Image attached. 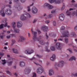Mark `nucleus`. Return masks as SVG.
Returning <instances> with one entry per match:
<instances>
[{"mask_svg": "<svg viewBox=\"0 0 77 77\" xmlns=\"http://www.w3.org/2000/svg\"><path fill=\"white\" fill-rule=\"evenodd\" d=\"M48 29V27L47 26H44L42 27V29L43 30H46Z\"/></svg>", "mask_w": 77, "mask_h": 77, "instance_id": "obj_23", "label": "nucleus"}, {"mask_svg": "<svg viewBox=\"0 0 77 77\" xmlns=\"http://www.w3.org/2000/svg\"><path fill=\"white\" fill-rule=\"evenodd\" d=\"M33 77H36V74L35 72L33 73Z\"/></svg>", "mask_w": 77, "mask_h": 77, "instance_id": "obj_35", "label": "nucleus"}, {"mask_svg": "<svg viewBox=\"0 0 77 77\" xmlns=\"http://www.w3.org/2000/svg\"><path fill=\"white\" fill-rule=\"evenodd\" d=\"M44 7H48V9H53L54 8L53 6V5H50V4H48L47 3H45L44 5Z\"/></svg>", "mask_w": 77, "mask_h": 77, "instance_id": "obj_8", "label": "nucleus"}, {"mask_svg": "<svg viewBox=\"0 0 77 77\" xmlns=\"http://www.w3.org/2000/svg\"><path fill=\"white\" fill-rule=\"evenodd\" d=\"M65 29V27L64 26H62L61 28V32H63V30Z\"/></svg>", "mask_w": 77, "mask_h": 77, "instance_id": "obj_30", "label": "nucleus"}, {"mask_svg": "<svg viewBox=\"0 0 77 77\" xmlns=\"http://www.w3.org/2000/svg\"><path fill=\"white\" fill-rule=\"evenodd\" d=\"M12 26L13 28H14V32L16 33H19L20 30L18 29H15V28L16 26V24L15 23V22H13L12 23Z\"/></svg>", "mask_w": 77, "mask_h": 77, "instance_id": "obj_3", "label": "nucleus"}, {"mask_svg": "<svg viewBox=\"0 0 77 77\" xmlns=\"http://www.w3.org/2000/svg\"><path fill=\"white\" fill-rule=\"evenodd\" d=\"M20 1L22 2V3H24V2H25V1L26 0H20Z\"/></svg>", "mask_w": 77, "mask_h": 77, "instance_id": "obj_42", "label": "nucleus"}, {"mask_svg": "<svg viewBox=\"0 0 77 77\" xmlns=\"http://www.w3.org/2000/svg\"><path fill=\"white\" fill-rule=\"evenodd\" d=\"M23 23L21 22H18L17 23V26L18 28H20L22 27Z\"/></svg>", "mask_w": 77, "mask_h": 77, "instance_id": "obj_13", "label": "nucleus"}, {"mask_svg": "<svg viewBox=\"0 0 77 77\" xmlns=\"http://www.w3.org/2000/svg\"><path fill=\"white\" fill-rule=\"evenodd\" d=\"M14 1L15 2H18V1H19V0H14Z\"/></svg>", "mask_w": 77, "mask_h": 77, "instance_id": "obj_60", "label": "nucleus"}, {"mask_svg": "<svg viewBox=\"0 0 77 77\" xmlns=\"http://www.w3.org/2000/svg\"><path fill=\"white\" fill-rule=\"evenodd\" d=\"M75 8H77V4H76L75 5Z\"/></svg>", "mask_w": 77, "mask_h": 77, "instance_id": "obj_64", "label": "nucleus"}, {"mask_svg": "<svg viewBox=\"0 0 77 77\" xmlns=\"http://www.w3.org/2000/svg\"><path fill=\"white\" fill-rule=\"evenodd\" d=\"M76 59V58L75 57H71L69 59V60H75Z\"/></svg>", "mask_w": 77, "mask_h": 77, "instance_id": "obj_24", "label": "nucleus"}, {"mask_svg": "<svg viewBox=\"0 0 77 77\" xmlns=\"http://www.w3.org/2000/svg\"><path fill=\"white\" fill-rule=\"evenodd\" d=\"M68 42V38H65L64 40V42H65V43H66V44H67Z\"/></svg>", "mask_w": 77, "mask_h": 77, "instance_id": "obj_33", "label": "nucleus"}, {"mask_svg": "<svg viewBox=\"0 0 77 77\" xmlns=\"http://www.w3.org/2000/svg\"><path fill=\"white\" fill-rule=\"evenodd\" d=\"M63 63H64V62L63 61H59V63H56L55 64L54 67L56 68L57 66H59V67H62L63 65Z\"/></svg>", "mask_w": 77, "mask_h": 77, "instance_id": "obj_2", "label": "nucleus"}, {"mask_svg": "<svg viewBox=\"0 0 77 77\" xmlns=\"http://www.w3.org/2000/svg\"><path fill=\"white\" fill-rule=\"evenodd\" d=\"M74 33L73 32H72L71 34V35L72 36H74Z\"/></svg>", "mask_w": 77, "mask_h": 77, "instance_id": "obj_52", "label": "nucleus"}, {"mask_svg": "<svg viewBox=\"0 0 77 77\" xmlns=\"http://www.w3.org/2000/svg\"><path fill=\"white\" fill-rule=\"evenodd\" d=\"M45 23H46V24H48V23H50V22L49 21V20H46L45 21Z\"/></svg>", "mask_w": 77, "mask_h": 77, "instance_id": "obj_47", "label": "nucleus"}, {"mask_svg": "<svg viewBox=\"0 0 77 77\" xmlns=\"http://www.w3.org/2000/svg\"><path fill=\"white\" fill-rule=\"evenodd\" d=\"M6 6H8V7H9L10 8H11V5H6Z\"/></svg>", "mask_w": 77, "mask_h": 77, "instance_id": "obj_49", "label": "nucleus"}, {"mask_svg": "<svg viewBox=\"0 0 77 77\" xmlns=\"http://www.w3.org/2000/svg\"><path fill=\"white\" fill-rule=\"evenodd\" d=\"M58 9H57L55 10H53L51 11V14H55L56 12H57Z\"/></svg>", "mask_w": 77, "mask_h": 77, "instance_id": "obj_25", "label": "nucleus"}, {"mask_svg": "<svg viewBox=\"0 0 77 77\" xmlns=\"http://www.w3.org/2000/svg\"><path fill=\"white\" fill-rule=\"evenodd\" d=\"M55 49V48L54 46H52L51 47V51H54Z\"/></svg>", "mask_w": 77, "mask_h": 77, "instance_id": "obj_28", "label": "nucleus"}, {"mask_svg": "<svg viewBox=\"0 0 77 77\" xmlns=\"http://www.w3.org/2000/svg\"><path fill=\"white\" fill-rule=\"evenodd\" d=\"M31 11L33 14H36L37 13V12H38V10L36 7H34L32 8Z\"/></svg>", "mask_w": 77, "mask_h": 77, "instance_id": "obj_10", "label": "nucleus"}, {"mask_svg": "<svg viewBox=\"0 0 77 77\" xmlns=\"http://www.w3.org/2000/svg\"><path fill=\"white\" fill-rule=\"evenodd\" d=\"M14 75L16 76V77H17V73H15L14 74Z\"/></svg>", "mask_w": 77, "mask_h": 77, "instance_id": "obj_57", "label": "nucleus"}, {"mask_svg": "<svg viewBox=\"0 0 77 77\" xmlns=\"http://www.w3.org/2000/svg\"><path fill=\"white\" fill-rule=\"evenodd\" d=\"M6 38H7V39H9L10 38H11V36H10V35H7L6 36Z\"/></svg>", "mask_w": 77, "mask_h": 77, "instance_id": "obj_46", "label": "nucleus"}, {"mask_svg": "<svg viewBox=\"0 0 77 77\" xmlns=\"http://www.w3.org/2000/svg\"><path fill=\"white\" fill-rule=\"evenodd\" d=\"M31 31L32 32V34L34 35L33 38V40L35 41H37L38 39L36 38V34H37V32L33 31V29H31Z\"/></svg>", "mask_w": 77, "mask_h": 77, "instance_id": "obj_5", "label": "nucleus"}, {"mask_svg": "<svg viewBox=\"0 0 77 77\" xmlns=\"http://www.w3.org/2000/svg\"><path fill=\"white\" fill-rule=\"evenodd\" d=\"M43 71L44 69H43V68H39L37 69V72L38 73V74H41Z\"/></svg>", "mask_w": 77, "mask_h": 77, "instance_id": "obj_11", "label": "nucleus"}, {"mask_svg": "<svg viewBox=\"0 0 77 77\" xmlns=\"http://www.w3.org/2000/svg\"><path fill=\"white\" fill-rule=\"evenodd\" d=\"M53 24L54 26H56V21H54L53 22Z\"/></svg>", "mask_w": 77, "mask_h": 77, "instance_id": "obj_41", "label": "nucleus"}, {"mask_svg": "<svg viewBox=\"0 0 77 77\" xmlns=\"http://www.w3.org/2000/svg\"><path fill=\"white\" fill-rule=\"evenodd\" d=\"M11 36L12 37H14V36H15V35L14 34H12L11 35Z\"/></svg>", "mask_w": 77, "mask_h": 77, "instance_id": "obj_50", "label": "nucleus"}, {"mask_svg": "<svg viewBox=\"0 0 77 77\" xmlns=\"http://www.w3.org/2000/svg\"><path fill=\"white\" fill-rule=\"evenodd\" d=\"M38 57H42V56L40 55H36Z\"/></svg>", "mask_w": 77, "mask_h": 77, "instance_id": "obj_44", "label": "nucleus"}, {"mask_svg": "<svg viewBox=\"0 0 77 77\" xmlns=\"http://www.w3.org/2000/svg\"><path fill=\"white\" fill-rule=\"evenodd\" d=\"M30 6L27 7L28 11V12L30 11Z\"/></svg>", "mask_w": 77, "mask_h": 77, "instance_id": "obj_38", "label": "nucleus"}, {"mask_svg": "<svg viewBox=\"0 0 77 77\" xmlns=\"http://www.w3.org/2000/svg\"><path fill=\"white\" fill-rule=\"evenodd\" d=\"M11 64H12V62L11 61L8 63L9 65H11Z\"/></svg>", "mask_w": 77, "mask_h": 77, "instance_id": "obj_51", "label": "nucleus"}, {"mask_svg": "<svg viewBox=\"0 0 77 77\" xmlns=\"http://www.w3.org/2000/svg\"><path fill=\"white\" fill-rule=\"evenodd\" d=\"M60 0H48V1L50 3H55L59 4L60 3Z\"/></svg>", "mask_w": 77, "mask_h": 77, "instance_id": "obj_7", "label": "nucleus"}, {"mask_svg": "<svg viewBox=\"0 0 77 77\" xmlns=\"http://www.w3.org/2000/svg\"><path fill=\"white\" fill-rule=\"evenodd\" d=\"M12 43L11 44V45H13L14 44V43L15 42V41L14 40H12Z\"/></svg>", "mask_w": 77, "mask_h": 77, "instance_id": "obj_36", "label": "nucleus"}, {"mask_svg": "<svg viewBox=\"0 0 77 77\" xmlns=\"http://www.w3.org/2000/svg\"><path fill=\"white\" fill-rule=\"evenodd\" d=\"M7 74H10V75H12V73H11V72H9V71H7Z\"/></svg>", "mask_w": 77, "mask_h": 77, "instance_id": "obj_43", "label": "nucleus"}, {"mask_svg": "<svg viewBox=\"0 0 77 77\" xmlns=\"http://www.w3.org/2000/svg\"><path fill=\"white\" fill-rule=\"evenodd\" d=\"M38 32V33H41V31L39 29L37 30Z\"/></svg>", "mask_w": 77, "mask_h": 77, "instance_id": "obj_55", "label": "nucleus"}, {"mask_svg": "<svg viewBox=\"0 0 77 77\" xmlns=\"http://www.w3.org/2000/svg\"><path fill=\"white\" fill-rule=\"evenodd\" d=\"M46 36L47 38H48V35H47V34H46Z\"/></svg>", "mask_w": 77, "mask_h": 77, "instance_id": "obj_63", "label": "nucleus"}, {"mask_svg": "<svg viewBox=\"0 0 77 77\" xmlns=\"http://www.w3.org/2000/svg\"><path fill=\"white\" fill-rule=\"evenodd\" d=\"M12 51L13 52V53H16V54H17L18 53V51L17 50L15 49H12Z\"/></svg>", "mask_w": 77, "mask_h": 77, "instance_id": "obj_22", "label": "nucleus"}, {"mask_svg": "<svg viewBox=\"0 0 77 77\" xmlns=\"http://www.w3.org/2000/svg\"><path fill=\"white\" fill-rule=\"evenodd\" d=\"M27 18V17H26L25 16H24V14H22L21 17L20 19L22 20H26Z\"/></svg>", "mask_w": 77, "mask_h": 77, "instance_id": "obj_18", "label": "nucleus"}, {"mask_svg": "<svg viewBox=\"0 0 77 77\" xmlns=\"http://www.w3.org/2000/svg\"><path fill=\"white\" fill-rule=\"evenodd\" d=\"M5 13L7 15H11L12 14V11L9 9H7L5 11Z\"/></svg>", "mask_w": 77, "mask_h": 77, "instance_id": "obj_9", "label": "nucleus"}, {"mask_svg": "<svg viewBox=\"0 0 77 77\" xmlns=\"http://www.w3.org/2000/svg\"><path fill=\"white\" fill-rule=\"evenodd\" d=\"M7 20H8L6 19H4L2 20L1 23H5V25H4V24H1L0 25V29H2V28H3V27H7L8 28H9V27H10V26L7 25L8 23L6 22V21Z\"/></svg>", "mask_w": 77, "mask_h": 77, "instance_id": "obj_1", "label": "nucleus"}, {"mask_svg": "<svg viewBox=\"0 0 77 77\" xmlns=\"http://www.w3.org/2000/svg\"><path fill=\"white\" fill-rule=\"evenodd\" d=\"M34 63L35 64H36V65H39V64H38V63H35L34 62Z\"/></svg>", "mask_w": 77, "mask_h": 77, "instance_id": "obj_61", "label": "nucleus"}, {"mask_svg": "<svg viewBox=\"0 0 77 77\" xmlns=\"http://www.w3.org/2000/svg\"><path fill=\"white\" fill-rule=\"evenodd\" d=\"M73 75H74V76H76V77H77V73L74 74Z\"/></svg>", "mask_w": 77, "mask_h": 77, "instance_id": "obj_53", "label": "nucleus"}, {"mask_svg": "<svg viewBox=\"0 0 77 77\" xmlns=\"http://www.w3.org/2000/svg\"><path fill=\"white\" fill-rule=\"evenodd\" d=\"M45 49H46V51H48V52H49V51H50V50H48V46H47V47H46L45 48Z\"/></svg>", "mask_w": 77, "mask_h": 77, "instance_id": "obj_37", "label": "nucleus"}, {"mask_svg": "<svg viewBox=\"0 0 77 77\" xmlns=\"http://www.w3.org/2000/svg\"><path fill=\"white\" fill-rule=\"evenodd\" d=\"M50 59L52 61H54L56 60V56L55 55H53L50 58Z\"/></svg>", "mask_w": 77, "mask_h": 77, "instance_id": "obj_15", "label": "nucleus"}, {"mask_svg": "<svg viewBox=\"0 0 77 77\" xmlns=\"http://www.w3.org/2000/svg\"><path fill=\"white\" fill-rule=\"evenodd\" d=\"M34 52L33 50H31L30 51H29L28 50H26L25 51V53L26 54H32V53H33Z\"/></svg>", "mask_w": 77, "mask_h": 77, "instance_id": "obj_12", "label": "nucleus"}, {"mask_svg": "<svg viewBox=\"0 0 77 77\" xmlns=\"http://www.w3.org/2000/svg\"><path fill=\"white\" fill-rule=\"evenodd\" d=\"M31 71V68L30 67H26L24 71V74H28Z\"/></svg>", "mask_w": 77, "mask_h": 77, "instance_id": "obj_6", "label": "nucleus"}, {"mask_svg": "<svg viewBox=\"0 0 77 77\" xmlns=\"http://www.w3.org/2000/svg\"><path fill=\"white\" fill-rule=\"evenodd\" d=\"M7 33H11V32H10L9 31H7Z\"/></svg>", "mask_w": 77, "mask_h": 77, "instance_id": "obj_58", "label": "nucleus"}, {"mask_svg": "<svg viewBox=\"0 0 77 77\" xmlns=\"http://www.w3.org/2000/svg\"><path fill=\"white\" fill-rule=\"evenodd\" d=\"M25 63L24 62L21 61L20 63V66H25Z\"/></svg>", "mask_w": 77, "mask_h": 77, "instance_id": "obj_20", "label": "nucleus"}, {"mask_svg": "<svg viewBox=\"0 0 77 77\" xmlns=\"http://www.w3.org/2000/svg\"><path fill=\"white\" fill-rule=\"evenodd\" d=\"M69 51L70 53H72V50H71V49H69Z\"/></svg>", "mask_w": 77, "mask_h": 77, "instance_id": "obj_54", "label": "nucleus"}, {"mask_svg": "<svg viewBox=\"0 0 77 77\" xmlns=\"http://www.w3.org/2000/svg\"><path fill=\"white\" fill-rule=\"evenodd\" d=\"M26 15L27 17H28V18H32V16L30 14L28 13H26Z\"/></svg>", "mask_w": 77, "mask_h": 77, "instance_id": "obj_27", "label": "nucleus"}, {"mask_svg": "<svg viewBox=\"0 0 77 77\" xmlns=\"http://www.w3.org/2000/svg\"><path fill=\"white\" fill-rule=\"evenodd\" d=\"M70 35L69 34V32L68 31H65L64 32L62 33V36H61V38L63 37H68L70 36Z\"/></svg>", "mask_w": 77, "mask_h": 77, "instance_id": "obj_4", "label": "nucleus"}, {"mask_svg": "<svg viewBox=\"0 0 77 77\" xmlns=\"http://www.w3.org/2000/svg\"><path fill=\"white\" fill-rule=\"evenodd\" d=\"M0 14L1 15L2 17H5V14L4 13V10L3 9L0 11Z\"/></svg>", "mask_w": 77, "mask_h": 77, "instance_id": "obj_19", "label": "nucleus"}, {"mask_svg": "<svg viewBox=\"0 0 77 77\" xmlns=\"http://www.w3.org/2000/svg\"><path fill=\"white\" fill-rule=\"evenodd\" d=\"M64 18H65V16H64L63 14H61L60 15L59 19H60V20L61 21L63 20Z\"/></svg>", "mask_w": 77, "mask_h": 77, "instance_id": "obj_16", "label": "nucleus"}, {"mask_svg": "<svg viewBox=\"0 0 77 77\" xmlns=\"http://www.w3.org/2000/svg\"><path fill=\"white\" fill-rule=\"evenodd\" d=\"M67 16H71V12H69V10L67 11Z\"/></svg>", "mask_w": 77, "mask_h": 77, "instance_id": "obj_26", "label": "nucleus"}, {"mask_svg": "<svg viewBox=\"0 0 77 77\" xmlns=\"http://www.w3.org/2000/svg\"><path fill=\"white\" fill-rule=\"evenodd\" d=\"M54 74V72L52 69H50L49 71V75H53Z\"/></svg>", "mask_w": 77, "mask_h": 77, "instance_id": "obj_17", "label": "nucleus"}, {"mask_svg": "<svg viewBox=\"0 0 77 77\" xmlns=\"http://www.w3.org/2000/svg\"><path fill=\"white\" fill-rule=\"evenodd\" d=\"M28 36L29 37L30 36V33H28Z\"/></svg>", "mask_w": 77, "mask_h": 77, "instance_id": "obj_62", "label": "nucleus"}, {"mask_svg": "<svg viewBox=\"0 0 77 77\" xmlns=\"http://www.w3.org/2000/svg\"><path fill=\"white\" fill-rule=\"evenodd\" d=\"M20 39H21V41H24V40L25 39V38H24V37L21 36L20 37Z\"/></svg>", "mask_w": 77, "mask_h": 77, "instance_id": "obj_34", "label": "nucleus"}, {"mask_svg": "<svg viewBox=\"0 0 77 77\" xmlns=\"http://www.w3.org/2000/svg\"><path fill=\"white\" fill-rule=\"evenodd\" d=\"M72 16H74L75 15L76 16H77V10H76V12L75 11H73L72 14Z\"/></svg>", "mask_w": 77, "mask_h": 77, "instance_id": "obj_21", "label": "nucleus"}, {"mask_svg": "<svg viewBox=\"0 0 77 77\" xmlns=\"http://www.w3.org/2000/svg\"><path fill=\"white\" fill-rule=\"evenodd\" d=\"M73 10V9L72 8H69V11H72Z\"/></svg>", "mask_w": 77, "mask_h": 77, "instance_id": "obj_59", "label": "nucleus"}, {"mask_svg": "<svg viewBox=\"0 0 77 77\" xmlns=\"http://www.w3.org/2000/svg\"><path fill=\"white\" fill-rule=\"evenodd\" d=\"M2 64L3 65H5V64L6 63V60H2Z\"/></svg>", "mask_w": 77, "mask_h": 77, "instance_id": "obj_32", "label": "nucleus"}, {"mask_svg": "<svg viewBox=\"0 0 77 77\" xmlns=\"http://www.w3.org/2000/svg\"><path fill=\"white\" fill-rule=\"evenodd\" d=\"M62 44V43L59 42L57 43L56 44V48L57 49H58V50H59L60 49V45H61Z\"/></svg>", "mask_w": 77, "mask_h": 77, "instance_id": "obj_14", "label": "nucleus"}, {"mask_svg": "<svg viewBox=\"0 0 77 77\" xmlns=\"http://www.w3.org/2000/svg\"><path fill=\"white\" fill-rule=\"evenodd\" d=\"M5 55V54L2 52H0V55L1 56H4Z\"/></svg>", "mask_w": 77, "mask_h": 77, "instance_id": "obj_40", "label": "nucleus"}, {"mask_svg": "<svg viewBox=\"0 0 77 77\" xmlns=\"http://www.w3.org/2000/svg\"><path fill=\"white\" fill-rule=\"evenodd\" d=\"M52 17V15L51 14H49L48 16V18H51Z\"/></svg>", "mask_w": 77, "mask_h": 77, "instance_id": "obj_39", "label": "nucleus"}, {"mask_svg": "<svg viewBox=\"0 0 77 77\" xmlns=\"http://www.w3.org/2000/svg\"><path fill=\"white\" fill-rule=\"evenodd\" d=\"M65 4L63 3V7L60 9L61 10V11L63 10V9H65Z\"/></svg>", "mask_w": 77, "mask_h": 77, "instance_id": "obj_29", "label": "nucleus"}, {"mask_svg": "<svg viewBox=\"0 0 77 77\" xmlns=\"http://www.w3.org/2000/svg\"><path fill=\"white\" fill-rule=\"evenodd\" d=\"M58 41H63V39L61 38H59L58 39Z\"/></svg>", "mask_w": 77, "mask_h": 77, "instance_id": "obj_45", "label": "nucleus"}, {"mask_svg": "<svg viewBox=\"0 0 77 77\" xmlns=\"http://www.w3.org/2000/svg\"><path fill=\"white\" fill-rule=\"evenodd\" d=\"M0 38H1V39H3V36L1 35L0 36Z\"/></svg>", "mask_w": 77, "mask_h": 77, "instance_id": "obj_56", "label": "nucleus"}, {"mask_svg": "<svg viewBox=\"0 0 77 77\" xmlns=\"http://www.w3.org/2000/svg\"><path fill=\"white\" fill-rule=\"evenodd\" d=\"M36 21H37V20H36V19H34L33 21V23H35Z\"/></svg>", "mask_w": 77, "mask_h": 77, "instance_id": "obj_48", "label": "nucleus"}, {"mask_svg": "<svg viewBox=\"0 0 77 77\" xmlns=\"http://www.w3.org/2000/svg\"><path fill=\"white\" fill-rule=\"evenodd\" d=\"M40 43L41 45H44V42L42 40H41L40 41Z\"/></svg>", "mask_w": 77, "mask_h": 77, "instance_id": "obj_31", "label": "nucleus"}]
</instances>
